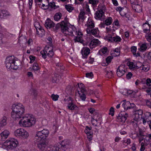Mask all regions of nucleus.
I'll list each match as a JSON object with an SVG mask.
<instances>
[{"instance_id": "51", "label": "nucleus", "mask_w": 151, "mask_h": 151, "mask_svg": "<svg viewBox=\"0 0 151 151\" xmlns=\"http://www.w3.org/2000/svg\"><path fill=\"white\" fill-rule=\"evenodd\" d=\"M107 51V48L106 47H104L101 49L99 50V52L101 53V52L103 54H105Z\"/></svg>"}, {"instance_id": "35", "label": "nucleus", "mask_w": 151, "mask_h": 151, "mask_svg": "<svg viewBox=\"0 0 151 151\" xmlns=\"http://www.w3.org/2000/svg\"><path fill=\"white\" fill-rule=\"evenodd\" d=\"M61 144L62 146L68 147L70 144V142L69 140H64L61 142Z\"/></svg>"}, {"instance_id": "15", "label": "nucleus", "mask_w": 151, "mask_h": 151, "mask_svg": "<svg viewBox=\"0 0 151 151\" xmlns=\"http://www.w3.org/2000/svg\"><path fill=\"white\" fill-rule=\"evenodd\" d=\"M107 40L111 42L118 43L121 41L122 38L119 36L116 35L113 37H109L107 38Z\"/></svg>"}, {"instance_id": "2", "label": "nucleus", "mask_w": 151, "mask_h": 151, "mask_svg": "<svg viewBox=\"0 0 151 151\" xmlns=\"http://www.w3.org/2000/svg\"><path fill=\"white\" fill-rule=\"evenodd\" d=\"M62 32L66 35L71 36L76 35L74 39L75 42H81L82 41L83 34L79 28H76L73 25H70L67 27L64 21L61 22Z\"/></svg>"}, {"instance_id": "3", "label": "nucleus", "mask_w": 151, "mask_h": 151, "mask_svg": "<svg viewBox=\"0 0 151 151\" xmlns=\"http://www.w3.org/2000/svg\"><path fill=\"white\" fill-rule=\"evenodd\" d=\"M143 111L141 109L136 110L133 112L132 115L133 122L137 124L140 121L142 122L143 124L145 125L147 122L151 121V113L149 112H146L143 115Z\"/></svg>"}, {"instance_id": "24", "label": "nucleus", "mask_w": 151, "mask_h": 151, "mask_svg": "<svg viewBox=\"0 0 151 151\" xmlns=\"http://www.w3.org/2000/svg\"><path fill=\"white\" fill-rule=\"evenodd\" d=\"M7 119L6 116H4L1 118L0 121V127H3L6 125Z\"/></svg>"}, {"instance_id": "12", "label": "nucleus", "mask_w": 151, "mask_h": 151, "mask_svg": "<svg viewBox=\"0 0 151 151\" xmlns=\"http://www.w3.org/2000/svg\"><path fill=\"white\" fill-rule=\"evenodd\" d=\"M128 116L127 113L125 112H122L120 113L117 116V119L118 122L124 123L127 120Z\"/></svg>"}, {"instance_id": "14", "label": "nucleus", "mask_w": 151, "mask_h": 151, "mask_svg": "<svg viewBox=\"0 0 151 151\" xmlns=\"http://www.w3.org/2000/svg\"><path fill=\"white\" fill-rule=\"evenodd\" d=\"M101 43L98 39H94L90 41L88 45L91 49H93L100 45Z\"/></svg>"}, {"instance_id": "4", "label": "nucleus", "mask_w": 151, "mask_h": 151, "mask_svg": "<svg viewBox=\"0 0 151 151\" xmlns=\"http://www.w3.org/2000/svg\"><path fill=\"white\" fill-rule=\"evenodd\" d=\"M5 64L6 68L8 69L17 70L20 64V61L14 56H10L6 58Z\"/></svg>"}, {"instance_id": "11", "label": "nucleus", "mask_w": 151, "mask_h": 151, "mask_svg": "<svg viewBox=\"0 0 151 151\" xmlns=\"http://www.w3.org/2000/svg\"><path fill=\"white\" fill-rule=\"evenodd\" d=\"M95 26L93 21L90 18L88 19L86 24L85 25V27L87 32H89L91 31V29H93Z\"/></svg>"}, {"instance_id": "16", "label": "nucleus", "mask_w": 151, "mask_h": 151, "mask_svg": "<svg viewBox=\"0 0 151 151\" xmlns=\"http://www.w3.org/2000/svg\"><path fill=\"white\" fill-rule=\"evenodd\" d=\"M39 142L37 144V147L41 151H44L48 147L45 141L42 140Z\"/></svg>"}, {"instance_id": "47", "label": "nucleus", "mask_w": 151, "mask_h": 151, "mask_svg": "<svg viewBox=\"0 0 151 151\" xmlns=\"http://www.w3.org/2000/svg\"><path fill=\"white\" fill-rule=\"evenodd\" d=\"M89 3L93 6H95L98 3L99 1L97 0H89Z\"/></svg>"}, {"instance_id": "59", "label": "nucleus", "mask_w": 151, "mask_h": 151, "mask_svg": "<svg viewBox=\"0 0 151 151\" xmlns=\"http://www.w3.org/2000/svg\"><path fill=\"white\" fill-rule=\"evenodd\" d=\"M136 93V92L135 91H134L132 90H131L128 89H127V96H128L130 94H133V95H134Z\"/></svg>"}, {"instance_id": "33", "label": "nucleus", "mask_w": 151, "mask_h": 151, "mask_svg": "<svg viewBox=\"0 0 151 151\" xmlns=\"http://www.w3.org/2000/svg\"><path fill=\"white\" fill-rule=\"evenodd\" d=\"M137 50V48L136 47L134 46H132L131 48V51L133 55L137 57L140 56V54L138 52L136 53Z\"/></svg>"}, {"instance_id": "1", "label": "nucleus", "mask_w": 151, "mask_h": 151, "mask_svg": "<svg viewBox=\"0 0 151 151\" xmlns=\"http://www.w3.org/2000/svg\"><path fill=\"white\" fill-rule=\"evenodd\" d=\"M12 117L15 120L21 118L18 124L22 127L28 128L34 125L36 122V118L32 114H27L22 116L25 113L24 106L21 103L16 102L12 106Z\"/></svg>"}, {"instance_id": "45", "label": "nucleus", "mask_w": 151, "mask_h": 151, "mask_svg": "<svg viewBox=\"0 0 151 151\" xmlns=\"http://www.w3.org/2000/svg\"><path fill=\"white\" fill-rule=\"evenodd\" d=\"M100 118H99L98 119H94L93 118H92L91 120V121L92 125L94 126H96L98 124V122L99 121Z\"/></svg>"}, {"instance_id": "30", "label": "nucleus", "mask_w": 151, "mask_h": 151, "mask_svg": "<svg viewBox=\"0 0 151 151\" xmlns=\"http://www.w3.org/2000/svg\"><path fill=\"white\" fill-rule=\"evenodd\" d=\"M127 65L129 68L131 70H134L135 69V62L129 61L127 63Z\"/></svg>"}, {"instance_id": "18", "label": "nucleus", "mask_w": 151, "mask_h": 151, "mask_svg": "<svg viewBox=\"0 0 151 151\" xmlns=\"http://www.w3.org/2000/svg\"><path fill=\"white\" fill-rule=\"evenodd\" d=\"M86 13L83 11L81 12L78 16V22L81 24V22H83L86 18Z\"/></svg>"}, {"instance_id": "50", "label": "nucleus", "mask_w": 151, "mask_h": 151, "mask_svg": "<svg viewBox=\"0 0 151 151\" xmlns=\"http://www.w3.org/2000/svg\"><path fill=\"white\" fill-rule=\"evenodd\" d=\"M83 7L84 8L86 11L87 12H89L90 11V9L89 6L87 2H85L83 3Z\"/></svg>"}, {"instance_id": "10", "label": "nucleus", "mask_w": 151, "mask_h": 151, "mask_svg": "<svg viewBox=\"0 0 151 151\" xmlns=\"http://www.w3.org/2000/svg\"><path fill=\"white\" fill-rule=\"evenodd\" d=\"M145 81V84L143 86L142 89L148 94H151V80L150 78L147 79Z\"/></svg>"}, {"instance_id": "25", "label": "nucleus", "mask_w": 151, "mask_h": 151, "mask_svg": "<svg viewBox=\"0 0 151 151\" xmlns=\"http://www.w3.org/2000/svg\"><path fill=\"white\" fill-rule=\"evenodd\" d=\"M122 142L123 147H126L131 143V141L129 138H124L123 139L122 141Z\"/></svg>"}, {"instance_id": "26", "label": "nucleus", "mask_w": 151, "mask_h": 151, "mask_svg": "<svg viewBox=\"0 0 151 151\" xmlns=\"http://www.w3.org/2000/svg\"><path fill=\"white\" fill-rule=\"evenodd\" d=\"M45 32V30L42 27L37 29L36 30V33L40 37H42L44 35Z\"/></svg>"}, {"instance_id": "13", "label": "nucleus", "mask_w": 151, "mask_h": 151, "mask_svg": "<svg viewBox=\"0 0 151 151\" xmlns=\"http://www.w3.org/2000/svg\"><path fill=\"white\" fill-rule=\"evenodd\" d=\"M125 65H122L119 66L116 71V74L118 76L120 77L123 76L126 72Z\"/></svg>"}, {"instance_id": "22", "label": "nucleus", "mask_w": 151, "mask_h": 151, "mask_svg": "<svg viewBox=\"0 0 151 151\" xmlns=\"http://www.w3.org/2000/svg\"><path fill=\"white\" fill-rule=\"evenodd\" d=\"M143 32L146 34L149 33L150 30V26L149 24L145 23L142 26Z\"/></svg>"}, {"instance_id": "60", "label": "nucleus", "mask_w": 151, "mask_h": 151, "mask_svg": "<svg viewBox=\"0 0 151 151\" xmlns=\"http://www.w3.org/2000/svg\"><path fill=\"white\" fill-rule=\"evenodd\" d=\"M133 75L131 72H129L126 75V78L128 79H130L132 78Z\"/></svg>"}, {"instance_id": "27", "label": "nucleus", "mask_w": 151, "mask_h": 151, "mask_svg": "<svg viewBox=\"0 0 151 151\" xmlns=\"http://www.w3.org/2000/svg\"><path fill=\"white\" fill-rule=\"evenodd\" d=\"M10 134L9 131L5 130L1 133V135L2 138L6 139L8 137Z\"/></svg>"}, {"instance_id": "54", "label": "nucleus", "mask_w": 151, "mask_h": 151, "mask_svg": "<svg viewBox=\"0 0 151 151\" xmlns=\"http://www.w3.org/2000/svg\"><path fill=\"white\" fill-rule=\"evenodd\" d=\"M113 76V73L112 71H107L106 74V76L108 78H110Z\"/></svg>"}, {"instance_id": "48", "label": "nucleus", "mask_w": 151, "mask_h": 151, "mask_svg": "<svg viewBox=\"0 0 151 151\" xmlns=\"http://www.w3.org/2000/svg\"><path fill=\"white\" fill-rule=\"evenodd\" d=\"M143 64L139 61H137L136 63H135V69H138L140 68L141 69Z\"/></svg>"}, {"instance_id": "5", "label": "nucleus", "mask_w": 151, "mask_h": 151, "mask_svg": "<svg viewBox=\"0 0 151 151\" xmlns=\"http://www.w3.org/2000/svg\"><path fill=\"white\" fill-rule=\"evenodd\" d=\"M19 144L18 140L14 138H9L4 142L2 147L8 150H13L16 148Z\"/></svg>"}, {"instance_id": "9", "label": "nucleus", "mask_w": 151, "mask_h": 151, "mask_svg": "<svg viewBox=\"0 0 151 151\" xmlns=\"http://www.w3.org/2000/svg\"><path fill=\"white\" fill-rule=\"evenodd\" d=\"M43 58L45 59L47 56L49 57H52L54 55V52L51 47L46 46L45 48V50H43L40 52Z\"/></svg>"}, {"instance_id": "42", "label": "nucleus", "mask_w": 151, "mask_h": 151, "mask_svg": "<svg viewBox=\"0 0 151 151\" xmlns=\"http://www.w3.org/2000/svg\"><path fill=\"white\" fill-rule=\"evenodd\" d=\"M78 87L80 89V92H85L86 91V90L85 88V86L82 83L78 84Z\"/></svg>"}, {"instance_id": "37", "label": "nucleus", "mask_w": 151, "mask_h": 151, "mask_svg": "<svg viewBox=\"0 0 151 151\" xmlns=\"http://www.w3.org/2000/svg\"><path fill=\"white\" fill-rule=\"evenodd\" d=\"M98 8V11L103 12L104 13V12L106 9L105 5L102 4H100L99 5Z\"/></svg>"}, {"instance_id": "63", "label": "nucleus", "mask_w": 151, "mask_h": 151, "mask_svg": "<svg viewBox=\"0 0 151 151\" xmlns=\"http://www.w3.org/2000/svg\"><path fill=\"white\" fill-rule=\"evenodd\" d=\"M146 146V145H145L144 144H143V143H141V147L140 149V151H144Z\"/></svg>"}, {"instance_id": "8", "label": "nucleus", "mask_w": 151, "mask_h": 151, "mask_svg": "<svg viewBox=\"0 0 151 151\" xmlns=\"http://www.w3.org/2000/svg\"><path fill=\"white\" fill-rule=\"evenodd\" d=\"M63 103L66 106L67 108L70 110H74L76 107H78L73 102V100L70 97H68L67 98H65L63 101Z\"/></svg>"}, {"instance_id": "62", "label": "nucleus", "mask_w": 151, "mask_h": 151, "mask_svg": "<svg viewBox=\"0 0 151 151\" xmlns=\"http://www.w3.org/2000/svg\"><path fill=\"white\" fill-rule=\"evenodd\" d=\"M86 77L88 78H91L93 75L92 72H90L86 73Z\"/></svg>"}, {"instance_id": "53", "label": "nucleus", "mask_w": 151, "mask_h": 151, "mask_svg": "<svg viewBox=\"0 0 151 151\" xmlns=\"http://www.w3.org/2000/svg\"><path fill=\"white\" fill-rule=\"evenodd\" d=\"M59 96L58 95L52 94L51 95V97L52 100L54 101H56L58 100Z\"/></svg>"}, {"instance_id": "32", "label": "nucleus", "mask_w": 151, "mask_h": 151, "mask_svg": "<svg viewBox=\"0 0 151 151\" xmlns=\"http://www.w3.org/2000/svg\"><path fill=\"white\" fill-rule=\"evenodd\" d=\"M111 55L114 56H117L119 55L120 54V50L119 48H117L111 52Z\"/></svg>"}, {"instance_id": "6", "label": "nucleus", "mask_w": 151, "mask_h": 151, "mask_svg": "<svg viewBox=\"0 0 151 151\" xmlns=\"http://www.w3.org/2000/svg\"><path fill=\"white\" fill-rule=\"evenodd\" d=\"M49 133V130L46 129L37 131L35 137V140L37 142L45 140L48 136Z\"/></svg>"}, {"instance_id": "56", "label": "nucleus", "mask_w": 151, "mask_h": 151, "mask_svg": "<svg viewBox=\"0 0 151 151\" xmlns=\"http://www.w3.org/2000/svg\"><path fill=\"white\" fill-rule=\"evenodd\" d=\"M113 58L112 56H108L106 59V63L108 64H109V63H110L111 62Z\"/></svg>"}, {"instance_id": "64", "label": "nucleus", "mask_w": 151, "mask_h": 151, "mask_svg": "<svg viewBox=\"0 0 151 151\" xmlns=\"http://www.w3.org/2000/svg\"><path fill=\"white\" fill-rule=\"evenodd\" d=\"M94 58L90 57L88 61V62L89 63L92 64L94 62Z\"/></svg>"}, {"instance_id": "34", "label": "nucleus", "mask_w": 151, "mask_h": 151, "mask_svg": "<svg viewBox=\"0 0 151 151\" xmlns=\"http://www.w3.org/2000/svg\"><path fill=\"white\" fill-rule=\"evenodd\" d=\"M43 1L45 2V3H42V6L41 8L42 9H47L48 8L49 5V1L48 0H43Z\"/></svg>"}, {"instance_id": "31", "label": "nucleus", "mask_w": 151, "mask_h": 151, "mask_svg": "<svg viewBox=\"0 0 151 151\" xmlns=\"http://www.w3.org/2000/svg\"><path fill=\"white\" fill-rule=\"evenodd\" d=\"M147 43H145L141 45L140 46V47L138 49L139 51L143 52L147 50Z\"/></svg>"}, {"instance_id": "46", "label": "nucleus", "mask_w": 151, "mask_h": 151, "mask_svg": "<svg viewBox=\"0 0 151 151\" xmlns=\"http://www.w3.org/2000/svg\"><path fill=\"white\" fill-rule=\"evenodd\" d=\"M91 128L88 126H86V128L85 130V132L87 134H91L92 132L91 131Z\"/></svg>"}, {"instance_id": "17", "label": "nucleus", "mask_w": 151, "mask_h": 151, "mask_svg": "<svg viewBox=\"0 0 151 151\" xmlns=\"http://www.w3.org/2000/svg\"><path fill=\"white\" fill-rule=\"evenodd\" d=\"M90 49L87 47H83L81 50V53L83 58H85L90 54Z\"/></svg>"}, {"instance_id": "44", "label": "nucleus", "mask_w": 151, "mask_h": 151, "mask_svg": "<svg viewBox=\"0 0 151 151\" xmlns=\"http://www.w3.org/2000/svg\"><path fill=\"white\" fill-rule=\"evenodd\" d=\"M88 34L91 33V34L93 35H96L98 33V29L97 28L92 29H91V31L89 32H87Z\"/></svg>"}, {"instance_id": "19", "label": "nucleus", "mask_w": 151, "mask_h": 151, "mask_svg": "<svg viewBox=\"0 0 151 151\" xmlns=\"http://www.w3.org/2000/svg\"><path fill=\"white\" fill-rule=\"evenodd\" d=\"M11 15L9 13L5 10L0 11V17L1 18H6Z\"/></svg>"}, {"instance_id": "39", "label": "nucleus", "mask_w": 151, "mask_h": 151, "mask_svg": "<svg viewBox=\"0 0 151 151\" xmlns=\"http://www.w3.org/2000/svg\"><path fill=\"white\" fill-rule=\"evenodd\" d=\"M84 92H80L79 91H78V93L79 97L82 101H85L86 99V96L84 94Z\"/></svg>"}, {"instance_id": "7", "label": "nucleus", "mask_w": 151, "mask_h": 151, "mask_svg": "<svg viewBox=\"0 0 151 151\" xmlns=\"http://www.w3.org/2000/svg\"><path fill=\"white\" fill-rule=\"evenodd\" d=\"M14 135L16 137L22 139H27L29 137L28 132L22 128H19L15 130L14 132Z\"/></svg>"}, {"instance_id": "36", "label": "nucleus", "mask_w": 151, "mask_h": 151, "mask_svg": "<svg viewBox=\"0 0 151 151\" xmlns=\"http://www.w3.org/2000/svg\"><path fill=\"white\" fill-rule=\"evenodd\" d=\"M112 27L113 30H115L119 27V24L117 20L115 21L113 23Z\"/></svg>"}, {"instance_id": "49", "label": "nucleus", "mask_w": 151, "mask_h": 151, "mask_svg": "<svg viewBox=\"0 0 151 151\" xmlns=\"http://www.w3.org/2000/svg\"><path fill=\"white\" fill-rule=\"evenodd\" d=\"M145 37L147 41L151 42V33H147L145 35Z\"/></svg>"}, {"instance_id": "28", "label": "nucleus", "mask_w": 151, "mask_h": 151, "mask_svg": "<svg viewBox=\"0 0 151 151\" xmlns=\"http://www.w3.org/2000/svg\"><path fill=\"white\" fill-rule=\"evenodd\" d=\"M104 12L98 11L95 14V17L96 19H100L104 15Z\"/></svg>"}, {"instance_id": "23", "label": "nucleus", "mask_w": 151, "mask_h": 151, "mask_svg": "<svg viewBox=\"0 0 151 151\" xmlns=\"http://www.w3.org/2000/svg\"><path fill=\"white\" fill-rule=\"evenodd\" d=\"M132 7L133 9L137 12L139 13L142 12V7L138 4H132Z\"/></svg>"}, {"instance_id": "55", "label": "nucleus", "mask_w": 151, "mask_h": 151, "mask_svg": "<svg viewBox=\"0 0 151 151\" xmlns=\"http://www.w3.org/2000/svg\"><path fill=\"white\" fill-rule=\"evenodd\" d=\"M51 8H53L54 9H56L59 7V6H56L55 4V3L53 2H51L49 3V6Z\"/></svg>"}, {"instance_id": "58", "label": "nucleus", "mask_w": 151, "mask_h": 151, "mask_svg": "<svg viewBox=\"0 0 151 151\" xmlns=\"http://www.w3.org/2000/svg\"><path fill=\"white\" fill-rule=\"evenodd\" d=\"M29 58L30 60V61L29 62L30 63H33L35 61V57L33 56L30 55L29 57Z\"/></svg>"}, {"instance_id": "38", "label": "nucleus", "mask_w": 151, "mask_h": 151, "mask_svg": "<svg viewBox=\"0 0 151 151\" xmlns=\"http://www.w3.org/2000/svg\"><path fill=\"white\" fill-rule=\"evenodd\" d=\"M40 67L38 64L36 63H34L33 64L32 69L35 71H37L40 70Z\"/></svg>"}, {"instance_id": "61", "label": "nucleus", "mask_w": 151, "mask_h": 151, "mask_svg": "<svg viewBox=\"0 0 151 151\" xmlns=\"http://www.w3.org/2000/svg\"><path fill=\"white\" fill-rule=\"evenodd\" d=\"M34 25L35 26V27L36 28V30L37 29H38L40 28L41 27H40L39 23L37 22H35L34 24Z\"/></svg>"}, {"instance_id": "20", "label": "nucleus", "mask_w": 151, "mask_h": 151, "mask_svg": "<svg viewBox=\"0 0 151 151\" xmlns=\"http://www.w3.org/2000/svg\"><path fill=\"white\" fill-rule=\"evenodd\" d=\"M55 24L52 21L49 19H47L45 24V27L47 29L50 28L54 27Z\"/></svg>"}, {"instance_id": "43", "label": "nucleus", "mask_w": 151, "mask_h": 151, "mask_svg": "<svg viewBox=\"0 0 151 151\" xmlns=\"http://www.w3.org/2000/svg\"><path fill=\"white\" fill-rule=\"evenodd\" d=\"M62 14L60 12L57 13L54 16V18L55 21H58L61 18Z\"/></svg>"}, {"instance_id": "57", "label": "nucleus", "mask_w": 151, "mask_h": 151, "mask_svg": "<svg viewBox=\"0 0 151 151\" xmlns=\"http://www.w3.org/2000/svg\"><path fill=\"white\" fill-rule=\"evenodd\" d=\"M127 89H121L120 90V92L123 95L125 96H127Z\"/></svg>"}, {"instance_id": "40", "label": "nucleus", "mask_w": 151, "mask_h": 151, "mask_svg": "<svg viewBox=\"0 0 151 151\" xmlns=\"http://www.w3.org/2000/svg\"><path fill=\"white\" fill-rule=\"evenodd\" d=\"M65 7L67 10L69 12H71L74 9V7L69 4L65 5Z\"/></svg>"}, {"instance_id": "21", "label": "nucleus", "mask_w": 151, "mask_h": 151, "mask_svg": "<svg viewBox=\"0 0 151 151\" xmlns=\"http://www.w3.org/2000/svg\"><path fill=\"white\" fill-rule=\"evenodd\" d=\"M122 102V106L125 110H127L131 108V104L129 101H127L126 100H124Z\"/></svg>"}, {"instance_id": "29", "label": "nucleus", "mask_w": 151, "mask_h": 151, "mask_svg": "<svg viewBox=\"0 0 151 151\" xmlns=\"http://www.w3.org/2000/svg\"><path fill=\"white\" fill-rule=\"evenodd\" d=\"M150 66L147 64L144 63L143 64L140 70L142 72H147L150 69Z\"/></svg>"}, {"instance_id": "52", "label": "nucleus", "mask_w": 151, "mask_h": 151, "mask_svg": "<svg viewBox=\"0 0 151 151\" xmlns=\"http://www.w3.org/2000/svg\"><path fill=\"white\" fill-rule=\"evenodd\" d=\"M141 143H143V144H144L145 145L147 146L150 144L149 139L147 138L144 139V141Z\"/></svg>"}, {"instance_id": "41", "label": "nucleus", "mask_w": 151, "mask_h": 151, "mask_svg": "<svg viewBox=\"0 0 151 151\" xmlns=\"http://www.w3.org/2000/svg\"><path fill=\"white\" fill-rule=\"evenodd\" d=\"M113 22L112 18L109 17L106 19L105 21V23L106 25H109L111 24Z\"/></svg>"}]
</instances>
